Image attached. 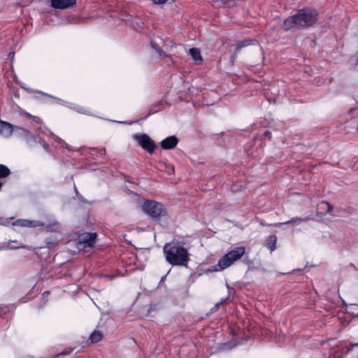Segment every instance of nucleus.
Segmentation results:
<instances>
[{"mask_svg":"<svg viewBox=\"0 0 358 358\" xmlns=\"http://www.w3.org/2000/svg\"><path fill=\"white\" fill-rule=\"evenodd\" d=\"M357 62H358V58H357Z\"/></svg>","mask_w":358,"mask_h":358,"instance_id":"473e14b6","label":"nucleus"},{"mask_svg":"<svg viewBox=\"0 0 358 358\" xmlns=\"http://www.w3.org/2000/svg\"><path fill=\"white\" fill-rule=\"evenodd\" d=\"M134 139L138 143V145L149 154H152L154 152L156 148V143L148 136V135L145 134H136L134 136Z\"/></svg>","mask_w":358,"mask_h":358,"instance_id":"39448f33","label":"nucleus"},{"mask_svg":"<svg viewBox=\"0 0 358 358\" xmlns=\"http://www.w3.org/2000/svg\"><path fill=\"white\" fill-rule=\"evenodd\" d=\"M1 221H2V218L0 217V224L1 223Z\"/></svg>","mask_w":358,"mask_h":358,"instance_id":"2f4dec72","label":"nucleus"},{"mask_svg":"<svg viewBox=\"0 0 358 358\" xmlns=\"http://www.w3.org/2000/svg\"><path fill=\"white\" fill-rule=\"evenodd\" d=\"M77 0H51L50 6L55 9L65 10L76 4Z\"/></svg>","mask_w":358,"mask_h":358,"instance_id":"0eeeda50","label":"nucleus"},{"mask_svg":"<svg viewBox=\"0 0 358 358\" xmlns=\"http://www.w3.org/2000/svg\"><path fill=\"white\" fill-rule=\"evenodd\" d=\"M12 243H17V241H12Z\"/></svg>","mask_w":358,"mask_h":358,"instance_id":"7c9ffc66","label":"nucleus"},{"mask_svg":"<svg viewBox=\"0 0 358 358\" xmlns=\"http://www.w3.org/2000/svg\"><path fill=\"white\" fill-rule=\"evenodd\" d=\"M320 206L321 208L324 206L326 208V212L327 213H331V212H332V210L334 209L333 206L330 203H329L327 201H322L320 203Z\"/></svg>","mask_w":358,"mask_h":358,"instance_id":"2eb2a0df","label":"nucleus"},{"mask_svg":"<svg viewBox=\"0 0 358 358\" xmlns=\"http://www.w3.org/2000/svg\"><path fill=\"white\" fill-rule=\"evenodd\" d=\"M10 174V170L3 164H0V178L8 177Z\"/></svg>","mask_w":358,"mask_h":358,"instance_id":"ddd939ff","label":"nucleus"},{"mask_svg":"<svg viewBox=\"0 0 358 358\" xmlns=\"http://www.w3.org/2000/svg\"><path fill=\"white\" fill-rule=\"evenodd\" d=\"M254 42V40L246 39L239 42L236 46V51L241 50L243 47L250 45Z\"/></svg>","mask_w":358,"mask_h":358,"instance_id":"f8f14e48","label":"nucleus"},{"mask_svg":"<svg viewBox=\"0 0 358 358\" xmlns=\"http://www.w3.org/2000/svg\"><path fill=\"white\" fill-rule=\"evenodd\" d=\"M12 124L6 122H3V121H1L0 122V130L1 131H6L9 134H10L12 132Z\"/></svg>","mask_w":358,"mask_h":358,"instance_id":"4468645a","label":"nucleus"},{"mask_svg":"<svg viewBox=\"0 0 358 358\" xmlns=\"http://www.w3.org/2000/svg\"><path fill=\"white\" fill-rule=\"evenodd\" d=\"M358 346V343L351 345V346H345L342 348L343 354H348L352 349L353 347Z\"/></svg>","mask_w":358,"mask_h":358,"instance_id":"6ab92c4d","label":"nucleus"},{"mask_svg":"<svg viewBox=\"0 0 358 358\" xmlns=\"http://www.w3.org/2000/svg\"><path fill=\"white\" fill-rule=\"evenodd\" d=\"M18 113L20 115H23L28 119L33 120L34 118V116H33L31 114L29 113L28 112L22 110V108H20V110H18Z\"/></svg>","mask_w":358,"mask_h":358,"instance_id":"f3484780","label":"nucleus"},{"mask_svg":"<svg viewBox=\"0 0 358 358\" xmlns=\"http://www.w3.org/2000/svg\"><path fill=\"white\" fill-rule=\"evenodd\" d=\"M152 110H153V109L151 108L150 111H152V113H154L155 111H152Z\"/></svg>","mask_w":358,"mask_h":358,"instance_id":"c85d7f7f","label":"nucleus"},{"mask_svg":"<svg viewBox=\"0 0 358 358\" xmlns=\"http://www.w3.org/2000/svg\"><path fill=\"white\" fill-rule=\"evenodd\" d=\"M8 308L6 306H0V317L6 314L8 312Z\"/></svg>","mask_w":358,"mask_h":358,"instance_id":"412c9836","label":"nucleus"},{"mask_svg":"<svg viewBox=\"0 0 358 358\" xmlns=\"http://www.w3.org/2000/svg\"><path fill=\"white\" fill-rule=\"evenodd\" d=\"M96 236V233L80 234L76 239L77 248L79 249L92 248L95 245Z\"/></svg>","mask_w":358,"mask_h":358,"instance_id":"423d86ee","label":"nucleus"},{"mask_svg":"<svg viewBox=\"0 0 358 358\" xmlns=\"http://www.w3.org/2000/svg\"><path fill=\"white\" fill-rule=\"evenodd\" d=\"M69 352H67V351H64V352H60L58 355H57V357L59 356V355H67Z\"/></svg>","mask_w":358,"mask_h":358,"instance_id":"5701e85b","label":"nucleus"},{"mask_svg":"<svg viewBox=\"0 0 358 358\" xmlns=\"http://www.w3.org/2000/svg\"><path fill=\"white\" fill-rule=\"evenodd\" d=\"M317 20L318 12L316 9L304 8L300 9L295 15L286 18L282 28L285 31H288L294 27L305 29L314 25Z\"/></svg>","mask_w":358,"mask_h":358,"instance_id":"f257e3e1","label":"nucleus"},{"mask_svg":"<svg viewBox=\"0 0 358 358\" xmlns=\"http://www.w3.org/2000/svg\"><path fill=\"white\" fill-rule=\"evenodd\" d=\"M163 252L166 261L173 266H187L189 255L187 248L177 242H170L164 245Z\"/></svg>","mask_w":358,"mask_h":358,"instance_id":"f03ea898","label":"nucleus"},{"mask_svg":"<svg viewBox=\"0 0 358 358\" xmlns=\"http://www.w3.org/2000/svg\"><path fill=\"white\" fill-rule=\"evenodd\" d=\"M178 141L179 140L176 136H171L162 141L160 145L163 150H171L176 147Z\"/></svg>","mask_w":358,"mask_h":358,"instance_id":"6e6552de","label":"nucleus"},{"mask_svg":"<svg viewBox=\"0 0 358 358\" xmlns=\"http://www.w3.org/2000/svg\"><path fill=\"white\" fill-rule=\"evenodd\" d=\"M219 306H220V303H217V304L215 305V308H215V309L217 308V307H218Z\"/></svg>","mask_w":358,"mask_h":358,"instance_id":"a878e982","label":"nucleus"},{"mask_svg":"<svg viewBox=\"0 0 358 358\" xmlns=\"http://www.w3.org/2000/svg\"><path fill=\"white\" fill-rule=\"evenodd\" d=\"M103 337V333L99 330H94L90 336L89 341L91 343H97Z\"/></svg>","mask_w":358,"mask_h":358,"instance_id":"9d476101","label":"nucleus"},{"mask_svg":"<svg viewBox=\"0 0 358 358\" xmlns=\"http://www.w3.org/2000/svg\"><path fill=\"white\" fill-rule=\"evenodd\" d=\"M277 237L275 235L269 236L266 240V246L273 252L276 248Z\"/></svg>","mask_w":358,"mask_h":358,"instance_id":"9b49d317","label":"nucleus"},{"mask_svg":"<svg viewBox=\"0 0 358 358\" xmlns=\"http://www.w3.org/2000/svg\"><path fill=\"white\" fill-rule=\"evenodd\" d=\"M152 110H153V109L151 108L150 111H152V113H154L155 111H152Z\"/></svg>","mask_w":358,"mask_h":358,"instance_id":"c756f323","label":"nucleus"},{"mask_svg":"<svg viewBox=\"0 0 358 358\" xmlns=\"http://www.w3.org/2000/svg\"><path fill=\"white\" fill-rule=\"evenodd\" d=\"M143 210L153 220L159 221L167 215L166 207L161 203L153 200L145 201L142 206Z\"/></svg>","mask_w":358,"mask_h":358,"instance_id":"7ed1b4c3","label":"nucleus"},{"mask_svg":"<svg viewBox=\"0 0 358 358\" xmlns=\"http://www.w3.org/2000/svg\"><path fill=\"white\" fill-rule=\"evenodd\" d=\"M15 96L17 97V98H19L20 95H19L18 93H15Z\"/></svg>","mask_w":358,"mask_h":358,"instance_id":"393cba45","label":"nucleus"},{"mask_svg":"<svg viewBox=\"0 0 358 358\" xmlns=\"http://www.w3.org/2000/svg\"><path fill=\"white\" fill-rule=\"evenodd\" d=\"M155 49L161 58H165L167 57L165 52L163 51L160 48H156Z\"/></svg>","mask_w":358,"mask_h":358,"instance_id":"aec40b11","label":"nucleus"},{"mask_svg":"<svg viewBox=\"0 0 358 358\" xmlns=\"http://www.w3.org/2000/svg\"><path fill=\"white\" fill-rule=\"evenodd\" d=\"M245 253V248L244 246L236 247L220 259L217 266L220 270H224L240 259Z\"/></svg>","mask_w":358,"mask_h":358,"instance_id":"20e7f679","label":"nucleus"},{"mask_svg":"<svg viewBox=\"0 0 358 358\" xmlns=\"http://www.w3.org/2000/svg\"><path fill=\"white\" fill-rule=\"evenodd\" d=\"M189 52L196 64H201L202 63L203 59L199 48H192L189 50Z\"/></svg>","mask_w":358,"mask_h":358,"instance_id":"1a4fd4ad","label":"nucleus"},{"mask_svg":"<svg viewBox=\"0 0 358 358\" xmlns=\"http://www.w3.org/2000/svg\"><path fill=\"white\" fill-rule=\"evenodd\" d=\"M281 224H282V223L275 224V226H280V225H281Z\"/></svg>","mask_w":358,"mask_h":358,"instance_id":"bb28decb","label":"nucleus"},{"mask_svg":"<svg viewBox=\"0 0 358 358\" xmlns=\"http://www.w3.org/2000/svg\"><path fill=\"white\" fill-rule=\"evenodd\" d=\"M30 224H31V222L28 220H17L14 223V224L20 225L22 227H29Z\"/></svg>","mask_w":358,"mask_h":358,"instance_id":"a211bd4d","label":"nucleus"},{"mask_svg":"<svg viewBox=\"0 0 358 358\" xmlns=\"http://www.w3.org/2000/svg\"><path fill=\"white\" fill-rule=\"evenodd\" d=\"M265 136H269L271 135V132L268 131H266L265 133H264Z\"/></svg>","mask_w":358,"mask_h":358,"instance_id":"b1692460","label":"nucleus"},{"mask_svg":"<svg viewBox=\"0 0 358 358\" xmlns=\"http://www.w3.org/2000/svg\"><path fill=\"white\" fill-rule=\"evenodd\" d=\"M24 131L29 133V131L27 129H23Z\"/></svg>","mask_w":358,"mask_h":358,"instance_id":"cd10ccee","label":"nucleus"},{"mask_svg":"<svg viewBox=\"0 0 358 358\" xmlns=\"http://www.w3.org/2000/svg\"><path fill=\"white\" fill-rule=\"evenodd\" d=\"M308 220H309V218L308 217H292L291 220L284 222L283 224H289V223H294V222H295L296 221L305 222V221H308Z\"/></svg>","mask_w":358,"mask_h":358,"instance_id":"dca6fc26","label":"nucleus"},{"mask_svg":"<svg viewBox=\"0 0 358 358\" xmlns=\"http://www.w3.org/2000/svg\"><path fill=\"white\" fill-rule=\"evenodd\" d=\"M25 248V246H16V247H14V246H9L7 248L8 249H11V250H14V249H17V248Z\"/></svg>","mask_w":358,"mask_h":358,"instance_id":"4be33fe9","label":"nucleus"}]
</instances>
